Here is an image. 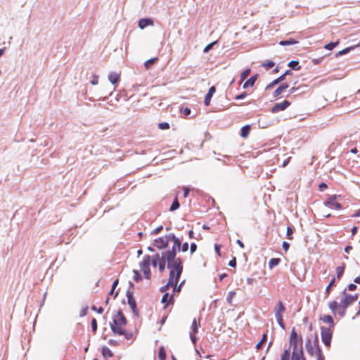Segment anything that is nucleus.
Wrapping results in <instances>:
<instances>
[{"label":"nucleus","instance_id":"f3484780","mask_svg":"<svg viewBox=\"0 0 360 360\" xmlns=\"http://www.w3.org/2000/svg\"><path fill=\"white\" fill-rule=\"evenodd\" d=\"M289 87V84L287 82L281 83L273 93V96L277 98L284 90Z\"/></svg>","mask_w":360,"mask_h":360},{"label":"nucleus","instance_id":"603ef678","mask_svg":"<svg viewBox=\"0 0 360 360\" xmlns=\"http://www.w3.org/2000/svg\"><path fill=\"white\" fill-rule=\"evenodd\" d=\"M91 330L94 333H96L97 331L98 324L97 321L95 318H93L91 321Z\"/></svg>","mask_w":360,"mask_h":360},{"label":"nucleus","instance_id":"f704fd0d","mask_svg":"<svg viewBox=\"0 0 360 360\" xmlns=\"http://www.w3.org/2000/svg\"><path fill=\"white\" fill-rule=\"evenodd\" d=\"M200 326V323L197 322L196 319H194L192 321V324H191V332L190 333H198V328Z\"/></svg>","mask_w":360,"mask_h":360},{"label":"nucleus","instance_id":"7ed1b4c3","mask_svg":"<svg viewBox=\"0 0 360 360\" xmlns=\"http://www.w3.org/2000/svg\"><path fill=\"white\" fill-rule=\"evenodd\" d=\"M289 342H290V345L292 347V353H297L301 349H303L302 338V336H300V337L298 336L295 328H292V329L291 330Z\"/></svg>","mask_w":360,"mask_h":360},{"label":"nucleus","instance_id":"09e8293b","mask_svg":"<svg viewBox=\"0 0 360 360\" xmlns=\"http://www.w3.org/2000/svg\"><path fill=\"white\" fill-rule=\"evenodd\" d=\"M339 44V41H331L327 44L325 45V49H327V50H329V51H331L333 50L337 45H338Z\"/></svg>","mask_w":360,"mask_h":360},{"label":"nucleus","instance_id":"39448f33","mask_svg":"<svg viewBox=\"0 0 360 360\" xmlns=\"http://www.w3.org/2000/svg\"><path fill=\"white\" fill-rule=\"evenodd\" d=\"M338 198H340V195H330L324 201L323 205L326 207H328L330 209L341 210L342 208V205L337 201V199Z\"/></svg>","mask_w":360,"mask_h":360},{"label":"nucleus","instance_id":"13d9d810","mask_svg":"<svg viewBox=\"0 0 360 360\" xmlns=\"http://www.w3.org/2000/svg\"><path fill=\"white\" fill-rule=\"evenodd\" d=\"M188 248H189V245L187 242H185L183 244L181 243L180 251H181L183 252H186L188 251Z\"/></svg>","mask_w":360,"mask_h":360},{"label":"nucleus","instance_id":"774afa93","mask_svg":"<svg viewBox=\"0 0 360 360\" xmlns=\"http://www.w3.org/2000/svg\"><path fill=\"white\" fill-rule=\"evenodd\" d=\"M182 113L185 115V116H188L191 115V110L188 108V107H186L184 108H182Z\"/></svg>","mask_w":360,"mask_h":360},{"label":"nucleus","instance_id":"72a5a7b5","mask_svg":"<svg viewBox=\"0 0 360 360\" xmlns=\"http://www.w3.org/2000/svg\"><path fill=\"white\" fill-rule=\"evenodd\" d=\"M334 286H335V276H333L331 278L329 284L326 288L325 294L326 295V296H328L330 293L331 288L334 287Z\"/></svg>","mask_w":360,"mask_h":360},{"label":"nucleus","instance_id":"6e6d98bb","mask_svg":"<svg viewBox=\"0 0 360 360\" xmlns=\"http://www.w3.org/2000/svg\"><path fill=\"white\" fill-rule=\"evenodd\" d=\"M316 352V356H317L318 360H324V356L322 353V351H321V349L320 348V347H318Z\"/></svg>","mask_w":360,"mask_h":360},{"label":"nucleus","instance_id":"e2e57ef3","mask_svg":"<svg viewBox=\"0 0 360 360\" xmlns=\"http://www.w3.org/2000/svg\"><path fill=\"white\" fill-rule=\"evenodd\" d=\"M247 95L248 94L245 91L242 92L241 94L236 96L235 99L237 101L244 99L247 96Z\"/></svg>","mask_w":360,"mask_h":360},{"label":"nucleus","instance_id":"680f3d73","mask_svg":"<svg viewBox=\"0 0 360 360\" xmlns=\"http://www.w3.org/2000/svg\"><path fill=\"white\" fill-rule=\"evenodd\" d=\"M88 309H89L88 306H86L85 307H83L82 309V310L80 311V312H79V316L81 317H83V316H86L87 314V313H88Z\"/></svg>","mask_w":360,"mask_h":360},{"label":"nucleus","instance_id":"a19ab883","mask_svg":"<svg viewBox=\"0 0 360 360\" xmlns=\"http://www.w3.org/2000/svg\"><path fill=\"white\" fill-rule=\"evenodd\" d=\"M353 49H354V46L347 47V48L342 49V51H340L338 53H336L335 56L336 57H339V56H341L342 55L347 54V53H348L349 52H350Z\"/></svg>","mask_w":360,"mask_h":360},{"label":"nucleus","instance_id":"3c124183","mask_svg":"<svg viewBox=\"0 0 360 360\" xmlns=\"http://www.w3.org/2000/svg\"><path fill=\"white\" fill-rule=\"evenodd\" d=\"M175 263L178 266V267L181 269V271L183 272L184 265H183L182 259L181 257H176V256H175Z\"/></svg>","mask_w":360,"mask_h":360},{"label":"nucleus","instance_id":"ea45409f","mask_svg":"<svg viewBox=\"0 0 360 360\" xmlns=\"http://www.w3.org/2000/svg\"><path fill=\"white\" fill-rule=\"evenodd\" d=\"M167 357L166 351L163 346H160L158 351V358L160 360H165Z\"/></svg>","mask_w":360,"mask_h":360},{"label":"nucleus","instance_id":"9d476101","mask_svg":"<svg viewBox=\"0 0 360 360\" xmlns=\"http://www.w3.org/2000/svg\"><path fill=\"white\" fill-rule=\"evenodd\" d=\"M181 243V239L175 240L171 249L162 252L165 256L175 257L176 256L177 251H180V247Z\"/></svg>","mask_w":360,"mask_h":360},{"label":"nucleus","instance_id":"6e6552de","mask_svg":"<svg viewBox=\"0 0 360 360\" xmlns=\"http://www.w3.org/2000/svg\"><path fill=\"white\" fill-rule=\"evenodd\" d=\"M342 294L345 295V297L341 300L340 302L344 307L347 308L354 302H355L359 297V294H354L352 295L347 293V289H345L342 291Z\"/></svg>","mask_w":360,"mask_h":360},{"label":"nucleus","instance_id":"dca6fc26","mask_svg":"<svg viewBox=\"0 0 360 360\" xmlns=\"http://www.w3.org/2000/svg\"><path fill=\"white\" fill-rule=\"evenodd\" d=\"M259 77L258 74H255L252 75L249 79H248L243 84V88L246 89L249 87H252L254 86L255 82L257 80Z\"/></svg>","mask_w":360,"mask_h":360},{"label":"nucleus","instance_id":"e433bc0d","mask_svg":"<svg viewBox=\"0 0 360 360\" xmlns=\"http://www.w3.org/2000/svg\"><path fill=\"white\" fill-rule=\"evenodd\" d=\"M320 319L322 320L324 323H328L332 326L334 325L333 318L330 315H324L323 316L321 317Z\"/></svg>","mask_w":360,"mask_h":360},{"label":"nucleus","instance_id":"c9c22d12","mask_svg":"<svg viewBox=\"0 0 360 360\" xmlns=\"http://www.w3.org/2000/svg\"><path fill=\"white\" fill-rule=\"evenodd\" d=\"M290 347L285 349L281 354V360H290Z\"/></svg>","mask_w":360,"mask_h":360},{"label":"nucleus","instance_id":"473e14b6","mask_svg":"<svg viewBox=\"0 0 360 360\" xmlns=\"http://www.w3.org/2000/svg\"><path fill=\"white\" fill-rule=\"evenodd\" d=\"M157 60H158V57H155V58L148 59L145 61L144 67L146 68V69L149 70Z\"/></svg>","mask_w":360,"mask_h":360},{"label":"nucleus","instance_id":"cd10ccee","mask_svg":"<svg viewBox=\"0 0 360 360\" xmlns=\"http://www.w3.org/2000/svg\"><path fill=\"white\" fill-rule=\"evenodd\" d=\"M287 65L290 68V70H293L297 71L301 69V65H300L298 60H290Z\"/></svg>","mask_w":360,"mask_h":360},{"label":"nucleus","instance_id":"20e7f679","mask_svg":"<svg viewBox=\"0 0 360 360\" xmlns=\"http://www.w3.org/2000/svg\"><path fill=\"white\" fill-rule=\"evenodd\" d=\"M150 266V256L146 255L143 260L139 263L141 271L143 273L146 279L150 280L151 278Z\"/></svg>","mask_w":360,"mask_h":360},{"label":"nucleus","instance_id":"4c0bfd02","mask_svg":"<svg viewBox=\"0 0 360 360\" xmlns=\"http://www.w3.org/2000/svg\"><path fill=\"white\" fill-rule=\"evenodd\" d=\"M266 340H267V334L266 333H263L260 341L256 345V349L257 350L261 349L262 347L263 344L264 342H266Z\"/></svg>","mask_w":360,"mask_h":360},{"label":"nucleus","instance_id":"58836bf2","mask_svg":"<svg viewBox=\"0 0 360 360\" xmlns=\"http://www.w3.org/2000/svg\"><path fill=\"white\" fill-rule=\"evenodd\" d=\"M178 283H175V284L172 285V287L173 288V294L175 292H179L181 290V288L183 285L185 283V280L182 281L179 285H177Z\"/></svg>","mask_w":360,"mask_h":360},{"label":"nucleus","instance_id":"a211bd4d","mask_svg":"<svg viewBox=\"0 0 360 360\" xmlns=\"http://www.w3.org/2000/svg\"><path fill=\"white\" fill-rule=\"evenodd\" d=\"M285 307L283 303L279 300L275 307V316H282V314L285 311Z\"/></svg>","mask_w":360,"mask_h":360},{"label":"nucleus","instance_id":"bf43d9fd","mask_svg":"<svg viewBox=\"0 0 360 360\" xmlns=\"http://www.w3.org/2000/svg\"><path fill=\"white\" fill-rule=\"evenodd\" d=\"M163 229V226L162 225L158 226L156 229L153 230L150 232V235H157Z\"/></svg>","mask_w":360,"mask_h":360},{"label":"nucleus","instance_id":"49530a36","mask_svg":"<svg viewBox=\"0 0 360 360\" xmlns=\"http://www.w3.org/2000/svg\"><path fill=\"white\" fill-rule=\"evenodd\" d=\"M266 70L271 69L275 65V63L272 60H266L262 65Z\"/></svg>","mask_w":360,"mask_h":360},{"label":"nucleus","instance_id":"79ce46f5","mask_svg":"<svg viewBox=\"0 0 360 360\" xmlns=\"http://www.w3.org/2000/svg\"><path fill=\"white\" fill-rule=\"evenodd\" d=\"M339 306L340 305L338 302L336 301H332L329 302V308L331 310L332 313H333L334 314H335V311L338 309Z\"/></svg>","mask_w":360,"mask_h":360},{"label":"nucleus","instance_id":"5701e85b","mask_svg":"<svg viewBox=\"0 0 360 360\" xmlns=\"http://www.w3.org/2000/svg\"><path fill=\"white\" fill-rule=\"evenodd\" d=\"M161 255H162L161 260L158 264V269H159L160 272H162L165 271V267H166V264H167V260H166L167 256H165V255L162 252Z\"/></svg>","mask_w":360,"mask_h":360},{"label":"nucleus","instance_id":"ddd939ff","mask_svg":"<svg viewBox=\"0 0 360 360\" xmlns=\"http://www.w3.org/2000/svg\"><path fill=\"white\" fill-rule=\"evenodd\" d=\"M161 302L162 304H165V308H166L167 306L174 304V295L172 294L169 295L168 292H165L161 299Z\"/></svg>","mask_w":360,"mask_h":360},{"label":"nucleus","instance_id":"412c9836","mask_svg":"<svg viewBox=\"0 0 360 360\" xmlns=\"http://www.w3.org/2000/svg\"><path fill=\"white\" fill-rule=\"evenodd\" d=\"M175 283H179L178 281H175L174 279L172 278H169L168 279V281L167 283L162 286L160 288V291L161 292H167L166 291L170 288L172 287V285L175 284Z\"/></svg>","mask_w":360,"mask_h":360},{"label":"nucleus","instance_id":"6ab92c4d","mask_svg":"<svg viewBox=\"0 0 360 360\" xmlns=\"http://www.w3.org/2000/svg\"><path fill=\"white\" fill-rule=\"evenodd\" d=\"M113 334L123 335L127 340H130L133 337V334L131 332H127L124 328H117Z\"/></svg>","mask_w":360,"mask_h":360},{"label":"nucleus","instance_id":"f8f14e48","mask_svg":"<svg viewBox=\"0 0 360 360\" xmlns=\"http://www.w3.org/2000/svg\"><path fill=\"white\" fill-rule=\"evenodd\" d=\"M153 245L155 246L159 250H163L168 247L167 240L164 237H159L158 238L154 239Z\"/></svg>","mask_w":360,"mask_h":360},{"label":"nucleus","instance_id":"8fccbe9b","mask_svg":"<svg viewBox=\"0 0 360 360\" xmlns=\"http://www.w3.org/2000/svg\"><path fill=\"white\" fill-rule=\"evenodd\" d=\"M275 317H276V319L277 323L279 325V326L282 329L285 330V325L283 319V316H275Z\"/></svg>","mask_w":360,"mask_h":360},{"label":"nucleus","instance_id":"4d7b16f0","mask_svg":"<svg viewBox=\"0 0 360 360\" xmlns=\"http://www.w3.org/2000/svg\"><path fill=\"white\" fill-rule=\"evenodd\" d=\"M339 310H338V314L343 317L345 315V313H346V309L347 307H344L343 305H342V304L340 303V306H339Z\"/></svg>","mask_w":360,"mask_h":360},{"label":"nucleus","instance_id":"2eb2a0df","mask_svg":"<svg viewBox=\"0 0 360 360\" xmlns=\"http://www.w3.org/2000/svg\"><path fill=\"white\" fill-rule=\"evenodd\" d=\"M216 92V88L214 86H212L208 89L207 93L206 94L205 98H204V105L205 106H208L210 104L211 99L214 95V94Z\"/></svg>","mask_w":360,"mask_h":360},{"label":"nucleus","instance_id":"7c9ffc66","mask_svg":"<svg viewBox=\"0 0 360 360\" xmlns=\"http://www.w3.org/2000/svg\"><path fill=\"white\" fill-rule=\"evenodd\" d=\"M280 262H281L280 258H276V257L271 258L269 261V268L270 269H272L275 266H278L280 264Z\"/></svg>","mask_w":360,"mask_h":360},{"label":"nucleus","instance_id":"f03ea898","mask_svg":"<svg viewBox=\"0 0 360 360\" xmlns=\"http://www.w3.org/2000/svg\"><path fill=\"white\" fill-rule=\"evenodd\" d=\"M127 323V320L124 316L122 309L117 311V316L112 318V321L110 323V327L113 333L116 331L117 328H124Z\"/></svg>","mask_w":360,"mask_h":360},{"label":"nucleus","instance_id":"423d86ee","mask_svg":"<svg viewBox=\"0 0 360 360\" xmlns=\"http://www.w3.org/2000/svg\"><path fill=\"white\" fill-rule=\"evenodd\" d=\"M321 340L326 347H330L333 338V333L330 328L325 326L321 327Z\"/></svg>","mask_w":360,"mask_h":360},{"label":"nucleus","instance_id":"052dcab7","mask_svg":"<svg viewBox=\"0 0 360 360\" xmlns=\"http://www.w3.org/2000/svg\"><path fill=\"white\" fill-rule=\"evenodd\" d=\"M236 295L234 291H230L226 297V301L228 303H231L232 297Z\"/></svg>","mask_w":360,"mask_h":360},{"label":"nucleus","instance_id":"0e129e2a","mask_svg":"<svg viewBox=\"0 0 360 360\" xmlns=\"http://www.w3.org/2000/svg\"><path fill=\"white\" fill-rule=\"evenodd\" d=\"M91 309V310L96 311L98 314H102L103 312V308L102 307L96 308V306L93 305Z\"/></svg>","mask_w":360,"mask_h":360},{"label":"nucleus","instance_id":"0eeeda50","mask_svg":"<svg viewBox=\"0 0 360 360\" xmlns=\"http://www.w3.org/2000/svg\"><path fill=\"white\" fill-rule=\"evenodd\" d=\"M126 296L127 298V303L130 307L133 314L135 316H139V309L137 308L136 301L134 297L133 291L128 289L126 292Z\"/></svg>","mask_w":360,"mask_h":360},{"label":"nucleus","instance_id":"393cba45","mask_svg":"<svg viewBox=\"0 0 360 360\" xmlns=\"http://www.w3.org/2000/svg\"><path fill=\"white\" fill-rule=\"evenodd\" d=\"M298 41L292 38H289L287 39H283L279 41V45L285 46H290V45H294L297 44Z\"/></svg>","mask_w":360,"mask_h":360},{"label":"nucleus","instance_id":"37998d69","mask_svg":"<svg viewBox=\"0 0 360 360\" xmlns=\"http://www.w3.org/2000/svg\"><path fill=\"white\" fill-rule=\"evenodd\" d=\"M293 232H294V228L292 226H287V231H286V237L288 240H292L293 238V236H292V234H293Z\"/></svg>","mask_w":360,"mask_h":360},{"label":"nucleus","instance_id":"1a4fd4ad","mask_svg":"<svg viewBox=\"0 0 360 360\" xmlns=\"http://www.w3.org/2000/svg\"><path fill=\"white\" fill-rule=\"evenodd\" d=\"M292 75V72L291 71V70H285L283 74H282L278 77L276 78L271 82H270L269 84H267L266 86L265 87V89L269 90V89H272L275 85L284 81L285 79L286 76Z\"/></svg>","mask_w":360,"mask_h":360},{"label":"nucleus","instance_id":"de8ad7c7","mask_svg":"<svg viewBox=\"0 0 360 360\" xmlns=\"http://www.w3.org/2000/svg\"><path fill=\"white\" fill-rule=\"evenodd\" d=\"M251 70L250 68H246L240 74V82L243 81L245 78L248 77L250 74Z\"/></svg>","mask_w":360,"mask_h":360},{"label":"nucleus","instance_id":"a18cd8bd","mask_svg":"<svg viewBox=\"0 0 360 360\" xmlns=\"http://www.w3.org/2000/svg\"><path fill=\"white\" fill-rule=\"evenodd\" d=\"M165 240H167V244L169 245V241H175V240L179 239V238L176 237L174 233H171L165 236Z\"/></svg>","mask_w":360,"mask_h":360},{"label":"nucleus","instance_id":"c756f323","mask_svg":"<svg viewBox=\"0 0 360 360\" xmlns=\"http://www.w3.org/2000/svg\"><path fill=\"white\" fill-rule=\"evenodd\" d=\"M305 347H306L308 354L311 356H313L314 354V350L313 346L311 345V341L309 338L307 339L306 343H305Z\"/></svg>","mask_w":360,"mask_h":360},{"label":"nucleus","instance_id":"aec40b11","mask_svg":"<svg viewBox=\"0 0 360 360\" xmlns=\"http://www.w3.org/2000/svg\"><path fill=\"white\" fill-rule=\"evenodd\" d=\"M108 80L110 82V83L114 85L117 84L120 80V74L115 72H110L108 75Z\"/></svg>","mask_w":360,"mask_h":360},{"label":"nucleus","instance_id":"c03bdc74","mask_svg":"<svg viewBox=\"0 0 360 360\" xmlns=\"http://www.w3.org/2000/svg\"><path fill=\"white\" fill-rule=\"evenodd\" d=\"M133 273L134 274V280L136 283H139L140 281H141L143 280V277H142L141 274H140V272L138 270L134 269L133 270Z\"/></svg>","mask_w":360,"mask_h":360},{"label":"nucleus","instance_id":"a878e982","mask_svg":"<svg viewBox=\"0 0 360 360\" xmlns=\"http://www.w3.org/2000/svg\"><path fill=\"white\" fill-rule=\"evenodd\" d=\"M101 352L103 356L107 359L108 358L112 357L113 356V352L108 347H103L101 349Z\"/></svg>","mask_w":360,"mask_h":360},{"label":"nucleus","instance_id":"9b49d317","mask_svg":"<svg viewBox=\"0 0 360 360\" xmlns=\"http://www.w3.org/2000/svg\"><path fill=\"white\" fill-rule=\"evenodd\" d=\"M290 104L291 103L288 100H284L281 103H276L272 106L271 112L272 113H277L280 111H283L288 108Z\"/></svg>","mask_w":360,"mask_h":360},{"label":"nucleus","instance_id":"bb28decb","mask_svg":"<svg viewBox=\"0 0 360 360\" xmlns=\"http://www.w3.org/2000/svg\"><path fill=\"white\" fill-rule=\"evenodd\" d=\"M346 268V264L345 263H342V264L339 266L336 267V277L339 279L340 278L345 272Z\"/></svg>","mask_w":360,"mask_h":360},{"label":"nucleus","instance_id":"b1692460","mask_svg":"<svg viewBox=\"0 0 360 360\" xmlns=\"http://www.w3.org/2000/svg\"><path fill=\"white\" fill-rule=\"evenodd\" d=\"M291 360H306L303 349H301L297 353H292Z\"/></svg>","mask_w":360,"mask_h":360},{"label":"nucleus","instance_id":"338daca9","mask_svg":"<svg viewBox=\"0 0 360 360\" xmlns=\"http://www.w3.org/2000/svg\"><path fill=\"white\" fill-rule=\"evenodd\" d=\"M197 250V245L195 243H191L190 245L191 254H193Z\"/></svg>","mask_w":360,"mask_h":360},{"label":"nucleus","instance_id":"2f4dec72","mask_svg":"<svg viewBox=\"0 0 360 360\" xmlns=\"http://www.w3.org/2000/svg\"><path fill=\"white\" fill-rule=\"evenodd\" d=\"M179 207H180V204H179V202L178 200V197H177V195H176L170 207H169V211L174 212V211L178 210L179 208Z\"/></svg>","mask_w":360,"mask_h":360},{"label":"nucleus","instance_id":"864d4df0","mask_svg":"<svg viewBox=\"0 0 360 360\" xmlns=\"http://www.w3.org/2000/svg\"><path fill=\"white\" fill-rule=\"evenodd\" d=\"M217 43V41H214L210 43L209 44H207L204 48L203 52L208 53L213 48L214 45L216 44Z\"/></svg>","mask_w":360,"mask_h":360},{"label":"nucleus","instance_id":"5fc2aeb1","mask_svg":"<svg viewBox=\"0 0 360 360\" xmlns=\"http://www.w3.org/2000/svg\"><path fill=\"white\" fill-rule=\"evenodd\" d=\"M169 124L167 122H160L158 124V128L160 129L165 130L169 129Z\"/></svg>","mask_w":360,"mask_h":360},{"label":"nucleus","instance_id":"4be33fe9","mask_svg":"<svg viewBox=\"0 0 360 360\" xmlns=\"http://www.w3.org/2000/svg\"><path fill=\"white\" fill-rule=\"evenodd\" d=\"M251 126L250 124H246L240 129V135L243 138H247L250 132Z\"/></svg>","mask_w":360,"mask_h":360},{"label":"nucleus","instance_id":"c85d7f7f","mask_svg":"<svg viewBox=\"0 0 360 360\" xmlns=\"http://www.w3.org/2000/svg\"><path fill=\"white\" fill-rule=\"evenodd\" d=\"M160 260L161 257H160V254L158 252L152 257H150V264L153 267H156L158 266V264L160 262Z\"/></svg>","mask_w":360,"mask_h":360},{"label":"nucleus","instance_id":"4468645a","mask_svg":"<svg viewBox=\"0 0 360 360\" xmlns=\"http://www.w3.org/2000/svg\"><path fill=\"white\" fill-rule=\"evenodd\" d=\"M153 20L150 18H141L138 22V26L141 30L147 27L148 26L153 25Z\"/></svg>","mask_w":360,"mask_h":360},{"label":"nucleus","instance_id":"f257e3e1","mask_svg":"<svg viewBox=\"0 0 360 360\" xmlns=\"http://www.w3.org/2000/svg\"><path fill=\"white\" fill-rule=\"evenodd\" d=\"M166 260L167 267L168 269H169V278H172L175 281H179L180 277L182 274V271H181V269L175 263V257L167 256Z\"/></svg>","mask_w":360,"mask_h":360},{"label":"nucleus","instance_id":"69168bd1","mask_svg":"<svg viewBox=\"0 0 360 360\" xmlns=\"http://www.w3.org/2000/svg\"><path fill=\"white\" fill-rule=\"evenodd\" d=\"M237 264V261L236 257H233L229 262V266L231 267H236Z\"/></svg>","mask_w":360,"mask_h":360}]
</instances>
